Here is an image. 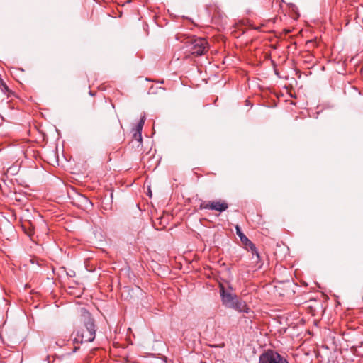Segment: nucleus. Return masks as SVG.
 I'll return each instance as SVG.
<instances>
[{
  "instance_id": "obj_2",
  "label": "nucleus",
  "mask_w": 363,
  "mask_h": 363,
  "mask_svg": "<svg viewBox=\"0 0 363 363\" xmlns=\"http://www.w3.org/2000/svg\"><path fill=\"white\" fill-rule=\"evenodd\" d=\"M185 52L194 56H201L208 50V42L203 38H191L184 43Z\"/></svg>"
},
{
  "instance_id": "obj_18",
  "label": "nucleus",
  "mask_w": 363,
  "mask_h": 363,
  "mask_svg": "<svg viewBox=\"0 0 363 363\" xmlns=\"http://www.w3.org/2000/svg\"><path fill=\"white\" fill-rule=\"evenodd\" d=\"M148 194H150V196H151L152 191H150V192H148Z\"/></svg>"
},
{
  "instance_id": "obj_15",
  "label": "nucleus",
  "mask_w": 363,
  "mask_h": 363,
  "mask_svg": "<svg viewBox=\"0 0 363 363\" xmlns=\"http://www.w3.org/2000/svg\"><path fill=\"white\" fill-rule=\"evenodd\" d=\"M67 275L69 277H74L75 276V272L69 270V272H67Z\"/></svg>"
},
{
  "instance_id": "obj_5",
  "label": "nucleus",
  "mask_w": 363,
  "mask_h": 363,
  "mask_svg": "<svg viewBox=\"0 0 363 363\" xmlns=\"http://www.w3.org/2000/svg\"><path fill=\"white\" fill-rule=\"evenodd\" d=\"M228 208V204L225 201L216 200V201H211L208 202H206L201 201V203L199 205V209H208V210H214L218 212H223Z\"/></svg>"
},
{
  "instance_id": "obj_17",
  "label": "nucleus",
  "mask_w": 363,
  "mask_h": 363,
  "mask_svg": "<svg viewBox=\"0 0 363 363\" xmlns=\"http://www.w3.org/2000/svg\"><path fill=\"white\" fill-rule=\"evenodd\" d=\"M148 194H150V196H151L152 191H150V192H148Z\"/></svg>"
},
{
  "instance_id": "obj_3",
  "label": "nucleus",
  "mask_w": 363,
  "mask_h": 363,
  "mask_svg": "<svg viewBox=\"0 0 363 363\" xmlns=\"http://www.w3.org/2000/svg\"><path fill=\"white\" fill-rule=\"evenodd\" d=\"M259 363H289L287 358L278 352L268 349L264 350L259 357Z\"/></svg>"
},
{
  "instance_id": "obj_1",
  "label": "nucleus",
  "mask_w": 363,
  "mask_h": 363,
  "mask_svg": "<svg viewBox=\"0 0 363 363\" xmlns=\"http://www.w3.org/2000/svg\"><path fill=\"white\" fill-rule=\"evenodd\" d=\"M81 322L82 328L77 332L74 342H91L94 340L96 331L95 320L91 314L86 309H81Z\"/></svg>"
},
{
  "instance_id": "obj_11",
  "label": "nucleus",
  "mask_w": 363,
  "mask_h": 363,
  "mask_svg": "<svg viewBox=\"0 0 363 363\" xmlns=\"http://www.w3.org/2000/svg\"><path fill=\"white\" fill-rule=\"evenodd\" d=\"M0 89L1 91L7 94L8 96H11L13 94V92L9 89V86L6 85L5 82L0 77Z\"/></svg>"
},
{
  "instance_id": "obj_14",
  "label": "nucleus",
  "mask_w": 363,
  "mask_h": 363,
  "mask_svg": "<svg viewBox=\"0 0 363 363\" xmlns=\"http://www.w3.org/2000/svg\"><path fill=\"white\" fill-rule=\"evenodd\" d=\"M114 125H115L116 128L118 129L119 131L121 130L122 125H121V124L120 123L119 119L117 118V119L114 120Z\"/></svg>"
},
{
  "instance_id": "obj_6",
  "label": "nucleus",
  "mask_w": 363,
  "mask_h": 363,
  "mask_svg": "<svg viewBox=\"0 0 363 363\" xmlns=\"http://www.w3.org/2000/svg\"><path fill=\"white\" fill-rule=\"evenodd\" d=\"M245 248L248 252H251L252 259H255L253 262H255L257 265L258 268H261L263 263L262 262L261 256H260L259 253L258 252L256 246L255 245V244L252 242H250V244H249V245H247Z\"/></svg>"
},
{
  "instance_id": "obj_7",
  "label": "nucleus",
  "mask_w": 363,
  "mask_h": 363,
  "mask_svg": "<svg viewBox=\"0 0 363 363\" xmlns=\"http://www.w3.org/2000/svg\"><path fill=\"white\" fill-rule=\"evenodd\" d=\"M230 308H233L238 312H243L245 313H248L250 311V308L248 307L246 303L238 298L230 306Z\"/></svg>"
},
{
  "instance_id": "obj_8",
  "label": "nucleus",
  "mask_w": 363,
  "mask_h": 363,
  "mask_svg": "<svg viewBox=\"0 0 363 363\" xmlns=\"http://www.w3.org/2000/svg\"><path fill=\"white\" fill-rule=\"evenodd\" d=\"M235 230L236 234L240 238L241 242L244 245V247H247V245H249V244H250V242H252V241L250 240L247 238V237L243 233L240 227L238 225L235 226Z\"/></svg>"
},
{
  "instance_id": "obj_9",
  "label": "nucleus",
  "mask_w": 363,
  "mask_h": 363,
  "mask_svg": "<svg viewBox=\"0 0 363 363\" xmlns=\"http://www.w3.org/2000/svg\"><path fill=\"white\" fill-rule=\"evenodd\" d=\"M21 227L25 233L27 234L29 237H31L34 234V226L30 222H24L22 223Z\"/></svg>"
},
{
  "instance_id": "obj_10",
  "label": "nucleus",
  "mask_w": 363,
  "mask_h": 363,
  "mask_svg": "<svg viewBox=\"0 0 363 363\" xmlns=\"http://www.w3.org/2000/svg\"><path fill=\"white\" fill-rule=\"evenodd\" d=\"M146 120L145 115L144 114L140 117V121L136 125L135 128L133 129V131H136L138 134L142 133L143 128L145 124V121Z\"/></svg>"
},
{
  "instance_id": "obj_4",
  "label": "nucleus",
  "mask_w": 363,
  "mask_h": 363,
  "mask_svg": "<svg viewBox=\"0 0 363 363\" xmlns=\"http://www.w3.org/2000/svg\"><path fill=\"white\" fill-rule=\"evenodd\" d=\"M233 288L229 286L226 289L222 283L219 284V291L223 304L227 307L230 306L238 298V296L232 292Z\"/></svg>"
},
{
  "instance_id": "obj_16",
  "label": "nucleus",
  "mask_w": 363,
  "mask_h": 363,
  "mask_svg": "<svg viewBox=\"0 0 363 363\" xmlns=\"http://www.w3.org/2000/svg\"><path fill=\"white\" fill-rule=\"evenodd\" d=\"M89 94L91 96H94L95 93L94 91H89Z\"/></svg>"
},
{
  "instance_id": "obj_12",
  "label": "nucleus",
  "mask_w": 363,
  "mask_h": 363,
  "mask_svg": "<svg viewBox=\"0 0 363 363\" xmlns=\"http://www.w3.org/2000/svg\"><path fill=\"white\" fill-rule=\"evenodd\" d=\"M133 139L135 140V142L138 143L137 147H138L142 144V133H138L136 131H133Z\"/></svg>"
},
{
  "instance_id": "obj_13",
  "label": "nucleus",
  "mask_w": 363,
  "mask_h": 363,
  "mask_svg": "<svg viewBox=\"0 0 363 363\" xmlns=\"http://www.w3.org/2000/svg\"><path fill=\"white\" fill-rule=\"evenodd\" d=\"M79 201H80L82 203H84V204L89 203V204H91V201H89V199L87 197H86V196H83V195H82V194H79Z\"/></svg>"
}]
</instances>
